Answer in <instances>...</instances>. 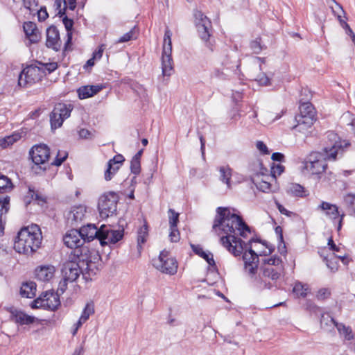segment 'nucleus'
Wrapping results in <instances>:
<instances>
[{"mask_svg":"<svg viewBox=\"0 0 355 355\" xmlns=\"http://www.w3.org/2000/svg\"><path fill=\"white\" fill-rule=\"evenodd\" d=\"M213 231L219 236L221 244L234 256L243 253L244 273L254 288L262 291L261 267H259V255L252 250L250 239L245 243L239 235L246 238L251 233L249 226L239 216L234 209L218 207L212 226Z\"/></svg>","mask_w":355,"mask_h":355,"instance_id":"1","label":"nucleus"},{"mask_svg":"<svg viewBox=\"0 0 355 355\" xmlns=\"http://www.w3.org/2000/svg\"><path fill=\"white\" fill-rule=\"evenodd\" d=\"M330 141L322 149V152H312L303 162L302 172L306 175H320L323 173L327 164V160L334 161L343 153L341 142L337 134L327 132Z\"/></svg>","mask_w":355,"mask_h":355,"instance_id":"2","label":"nucleus"},{"mask_svg":"<svg viewBox=\"0 0 355 355\" xmlns=\"http://www.w3.org/2000/svg\"><path fill=\"white\" fill-rule=\"evenodd\" d=\"M42 240L40 227L35 224L31 225L22 228L18 233L14 248L19 253L31 254L40 247Z\"/></svg>","mask_w":355,"mask_h":355,"instance_id":"3","label":"nucleus"},{"mask_svg":"<svg viewBox=\"0 0 355 355\" xmlns=\"http://www.w3.org/2000/svg\"><path fill=\"white\" fill-rule=\"evenodd\" d=\"M284 271L282 259L277 256L265 259L261 266L262 290L276 286Z\"/></svg>","mask_w":355,"mask_h":355,"instance_id":"4","label":"nucleus"},{"mask_svg":"<svg viewBox=\"0 0 355 355\" xmlns=\"http://www.w3.org/2000/svg\"><path fill=\"white\" fill-rule=\"evenodd\" d=\"M77 256V261H67L62 269L63 277L65 280H69V282L76 281L80 273L84 275L85 272L89 273L93 270L92 268L93 263L91 261H85L83 255Z\"/></svg>","mask_w":355,"mask_h":355,"instance_id":"5","label":"nucleus"},{"mask_svg":"<svg viewBox=\"0 0 355 355\" xmlns=\"http://www.w3.org/2000/svg\"><path fill=\"white\" fill-rule=\"evenodd\" d=\"M171 37L172 32L167 27L164 32L162 53V74L166 76H170L173 71Z\"/></svg>","mask_w":355,"mask_h":355,"instance_id":"6","label":"nucleus"},{"mask_svg":"<svg viewBox=\"0 0 355 355\" xmlns=\"http://www.w3.org/2000/svg\"><path fill=\"white\" fill-rule=\"evenodd\" d=\"M118 195L113 191L103 194L98 200V209L102 218L112 216L116 212Z\"/></svg>","mask_w":355,"mask_h":355,"instance_id":"7","label":"nucleus"},{"mask_svg":"<svg viewBox=\"0 0 355 355\" xmlns=\"http://www.w3.org/2000/svg\"><path fill=\"white\" fill-rule=\"evenodd\" d=\"M193 15L199 37L206 43L207 47L212 51L213 49L211 42L209 41L211 31V21L200 10H196Z\"/></svg>","mask_w":355,"mask_h":355,"instance_id":"8","label":"nucleus"},{"mask_svg":"<svg viewBox=\"0 0 355 355\" xmlns=\"http://www.w3.org/2000/svg\"><path fill=\"white\" fill-rule=\"evenodd\" d=\"M153 266L162 273L175 275L178 270V262L175 258L170 257L168 252L162 251L158 258L153 260Z\"/></svg>","mask_w":355,"mask_h":355,"instance_id":"9","label":"nucleus"},{"mask_svg":"<svg viewBox=\"0 0 355 355\" xmlns=\"http://www.w3.org/2000/svg\"><path fill=\"white\" fill-rule=\"evenodd\" d=\"M73 107L71 104L56 105L50 114L51 128L56 129L61 127L64 121L70 116Z\"/></svg>","mask_w":355,"mask_h":355,"instance_id":"10","label":"nucleus"},{"mask_svg":"<svg viewBox=\"0 0 355 355\" xmlns=\"http://www.w3.org/2000/svg\"><path fill=\"white\" fill-rule=\"evenodd\" d=\"M315 109L309 102L304 103L300 106V114L295 117L297 122L295 128L301 130L303 127H311L315 119Z\"/></svg>","mask_w":355,"mask_h":355,"instance_id":"11","label":"nucleus"},{"mask_svg":"<svg viewBox=\"0 0 355 355\" xmlns=\"http://www.w3.org/2000/svg\"><path fill=\"white\" fill-rule=\"evenodd\" d=\"M60 304V300L58 293L53 291H46L33 301L32 307L54 311L58 309Z\"/></svg>","mask_w":355,"mask_h":355,"instance_id":"12","label":"nucleus"},{"mask_svg":"<svg viewBox=\"0 0 355 355\" xmlns=\"http://www.w3.org/2000/svg\"><path fill=\"white\" fill-rule=\"evenodd\" d=\"M42 76L40 69L36 66H29L24 69L19 76L18 84L21 87H26L38 82Z\"/></svg>","mask_w":355,"mask_h":355,"instance_id":"13","label":"nucleus"},{"mask_svg":"<svg viewBox=\"0 0 355 355\" xmlns=\"http://www.w3.org/2000/svg\"><path fill=\"white\" fill-rule=\"evenodd\" d=\"M123 236V230H113L110 226L103 225L100 227V243L101 245L114 244Z\"/></svg>","mask_w":355,"mask_h":355,"instance_id":"14","label":"nucleus"},{"mask_svg":"<svg viewBox=\"0 0 355 355\" xmlns=\"http://www.w3.org/2000/svg\"><path fill=\"white\" fill-rule=\"evenodd\" d=\"M30 155L35 164H44L49 159L50 150L45 144L36 145L31 148Z\"/></svg>","mask_w":355,"mask_h":355,"instance_id":"15","label":"nucleus"},{"mask_svg":"<svg viewBox=\"0 0 355 355\" xmlns=\"http://www.w3.org/2000/svg\"><path fill=\"white\" fill-rule=\"evenodd\" d=\"M272 181H275L272 176L263 174L257 175L253 180L257 188L265 193L274 192L277 189V185L272 184Z\"/></svg>","mask_w":355,"mask_h":355,"instance_id":"16","label":"nucleus"},{"mask_svg":"<svg viewBox=\"0 0 355 355\" xmlns=\"http://www.w3.org/2000/svg\"><path fill=\"white\" fill-rule=\"evenodd\" d=\"M63 241L66 246L71 249H78L84 243L80 230L76 229L69 230L64 236Z\"/></svg>","mask_w":355,"mask_h":355,"instance_id":"17","label":"nucleus"},{"mask_svg":"<svg viewBox=\"0 0 355 355\" xmlns=\"http://www.w3.org/2000/svg\"><path fill=\"white\" fill-rule=\"evenodd\" d=\"M87 208L80 205L74 206L67 215V223L71 226H76L86 217Z\"/></svg>","mask_w":355,"mask_h":355,"instance_id":"18","label":"nucleus"},{"mask_svg":"<svg viewBox=\"0 0 355 355\" xmlns=\"http://www.w3.org/2000/svg\"><path fill=\"white\" fill-rule=\"evenodd\" d=\"M8 311L10 313V320L20 325H28L33 324L37 320L34 316L29 315L14 307L9 308Z\"/></svg>","mask_w":355,"mask_h":355,"instance_id":"19","label":"nucleus"},{"mask_svg":"<svg viewBox=\"0 0 355 355\" xmlns=\"http://www.w3.org/2000/svg\"><path fill=\"white\" fill-rule=\"evenodd\" d=\"M61 40L59 31L54 26H50L46 30V45L55 51H58L61 48Z\"/></svg>","mask_w":355,"mask_h":355,"instance_id":"20","label":"nucleus"},{"mask_svg":"<svg viewBox=\"0 0 355 355\" xmlns=\"http://www.w3.org/2000/svg\"><path fill=\"white\" fill-rule=\"evenodd\" d=\"M125 159L121 154L115 155L112 159H110L107 162V168L105 171V179L107 181L110 180L113 175L118 171L124 162Z\"/></svg>","mask_w":355,"mask_h":355,"instance_id":"21","label":"nucleus"},{"mask_svg":"<svg viewBox=\"0 0 355 355\" xmlns=\"http://www.w3.org/2000/svg\"><path fill=\"white\" fill-rule=\"evenodd\" d=\"M316 210L322 211L327 218L331 220H336L340 215L338 207L326 201H322L317 207Z\"/></svg>","mask_w":355,"mask_h":355,"instance_id":"22","label":"nucleus"},{"mask_svg":"<svg viewBox=\"0 0 355 355\" xmlns=\"http://www.w3.org/2000/svg\"><path fill=\"white\" fill-rule=\"evenodd\" d=\"M24 31L30 44L37 43L40 39V33L35 23L27 21L24 24Z\"/></svg>","mask_w":355,"mask_h":355,"instance_id":"23","label":"nucleus"},{"mask_svg":"<svg viewBox=\"0 0 355 355\" xmlns=\"http://www.w3.org/2000/svg\"><path fill=\"white\" fill-rule=\"evenodd\" d=\"M10 209V197L7 195L0 198V235L4 232L7 214Z\"/></svg>","mask_w":355,"mask_h":355,"instance_id":"24","label":"nucleus"},{"mask_svg":"<svg viewBox=\"0 0 355 355\" xmlns=\"http://www.w3.org/2000/svg\"><path fill=\"white\" fill-rule=\"evenodd\" d=\"M82 237L85 242H89L94 239H97L100 241V229H97L95 225L88 224L80 229Z\"/></svg>","mask_w":355,"mask_h":355,"instance_id":"25","label":"nucleus"},{"mask_svg":"<svg viewBox=\"0 0 355 355\" xmlns=\"http://www.w3.org/2000/svg\"><path fill=\"white\" fill-rule=\"evenodd\" d=\"M330 322L331 327H336L340 336H343L345 340H351L354 338V334L352 329L344 324L343 323L337 322L334 318H327Z\"/></svg>","mask_w":355,"mask_h":355,"instance_id":"26","label":"nucleus"},{"mask_svg":"<svg viewBox=\"0 0 355 355\" xmlns=\"http://www.w3.org/2000/svg\"><path fill=\"white\" fill-rule=\"evenodd\" d=\"M54 7L57 11V15L62 17L65 15L66 10L68 8L74 10L76 7V0H55Z\"/></svg>","mask_w":355,"mask_h":355,"instance_id":"27","label":"nucleus"},{"mask_svg":"<svg viewBox=\"0 0 355 355\" xmlns=\"http://www.w3.org/2000/svg\"><path fill=\"white\" fill-rule=\"evenodd\" d=\"M55 267L53 266H41L35 270V275L38 280L48 282L51 280L55 274Z\"/></svg>","mask_w":355,"mask_h":355,"instance_id":"28","label":"nucleus"},{"mask_svg":"<svg viewBox=\"0 0 355 355\" xmlns=\"http://www.w3.org/2000/svg\"><path fill=\"white\" fill-rule=\"evenodd\" d=\"M103 87L101 85H86L78 89L77 92L80 99L92 97L98 93Z\"/></svg>","mask_w":355,"mask_h":355,"instance_id":"29","label":"nucleus"},{"mask_svg":"<svg viewBox=\"0 0 355 355\" xmlns=\"http://www.w3.org/2000/svg\"><path fill=\"white\" fill-rule=\"evenodd\" d=\"M36 201L38 205H43L46 202V197L39 191L31 186L28 187V192L25 198L26 203H31V201Z\"/></svg>","mask_w":355,"mask_h":355,"instance_id":"30","label":"nucleus"},{"mask_svg":"<svg viewBox=\"0 0 355 355\" xmlns=\"http://www.w3.org/2000/svg\"><path fill=\"white\" fill-rule=\"evenodd\" d=\"M36 284L34 282L24 283L20 289V294L24 297L33 298L35 296Z\"/></svg>","mask_w":355,"mask_h":355,"instance_id":"31","label":"nucleus"},{"mask_svg":"<svg viewBox=\"0 0 355 355\" xmlns=\"http://www.w3.org/2000/svg\"><path fill=\"white\" fill-rule=\"evenodd\" d=\"M343 205L348 211L349 215L355 216V196L351 193L347 194L343 198Z\"/></svg>","mask_w":355,"mask_h":355,"instance_id":"32","label":"nucleus"},{"mask_svg":"<svg viewBox=\"0 0 355 355\" xmlns=\"http://www.w3.org/2000/svg\"><path fill=\"white\" fill-rule=\"evenodd\" d=\"M220 180L227 184L228 188L231 187L230 179L232 177V169L228 166H223L219 168Z\"/></svg>","mask_w":355,"mask_h":355,"instance_id":"33","label":"nucleus"},{"mask_svg":"<svg viewBox=\"0 0 355 355\" xmlns=\"http://www.w3.org/2000/svg\"><path fill=\"white\" fill-rule=\"evenodd\" d=\"M63 24L64 25V27L67 31V40L65 42L64 49L65 50L68 49L69 45L71 44V40H72V32L71 29L73 25V21L72 19H69L67 16H65L63 19Z\"/></svg>","mask_w":355,"mask_h":355,"instance_id":"34","label":"nucleus"},{"mask_svg":"<svg viewBox=\"0 0 355 355\" xmlns=\"http://www.w3.org/2000/svg\"><path fill=\"white\" fill-rule=\"evenodd\" d=\"M191 247L193 252L198 254L200 257L205 259L210 266H214L215 264L212 254L205 252L203 249L199 245H192Z\"/></svg>","mask_w":355,"mask_h":355,"instance_id":"35","label":"nucleus"},{"mask_svg":"<svg viewBox=\"0 0 355 355\" xmlns=\"http://www.w3.org/2000/svg\"><path fill=\"white\" fill-rule=\"evenodd\" d=\"M328 245L329 246L330 249L334 252H338V254L336 255V257L339 258L340 259H341V261L344 263H347V255L345 253H343L341 252L342 250H343V248L339 245H336L333 239L331 238H330L329 239V241H328Z\"/></svg>","mask_w":355,"mask_h":355,"instance_id":"36","label":"nucleus"},{"mask_svg":"<svg viewBox=\"0 0 355 355\" xmlns=\"http://www.w3.org/2000/svg\"><path fill=\"white\" fill-rule=\"evenodd\" d=\"M11 180L3 175H0V193L9 192L12 189Z\"/></svg>","mask_w":355,"mask_h":355,"instance_id":"37","label":"nucleus"},{"mask_svg":"<svg viewBox=\"0 0 355 355\" xmlns=\"http://www.w3.org/2000/svg\"><path fill=\"white\" fill-rule=\"evenodd\" d=\"M148 234V226L144 224L139 229L137 232V246L139 248H141V245L146 241Z\"/></svg>","mask_w":355,"mask_h":355,"instance_id":"38","label":"nucleus"},{"mask_svg":"<svg viewBox=\"0 0 355 355\" xmlns=\"http://www.w3.org/2000/svg\"><path fill=\"white\" fill-rule=\"evenodd\" d=\"M251 50L254 53L259 54L262 50L265 49L266 46L262 43L261 37H257L252 40L250 44Z\"/></svg>","mask_w":355,"mask_h":355,"instance_id":"39","label":"nucleus"},{"mask_svg":"<svg viewBox=\"0 0 355 355\" xmlns=\"http://www.w3.org/2000/svg\"><path fill=\"white\" fill-rule=\"evenodd\" d=\"M308 290L309 287L307 285L297 282L293 287V291L297 297H304L307 295Z\"/></svg>","mask_w":355,"mask_h":355,"instance_id":"40","label":"nucleus"},{"mask_svg":"<svg viewBox=\"0 0 355 355\" xmlns=\"http://www.w3.org/2000/svg\"><path fill=\"white\" fill-rule=\"evenodd\" d=\"M94 313V307L92 304L87 303L85 306L80 317L82 321L86 322L90 315Z\"/></svg>","mask_w":355,"mask_h":355,"instance_id":"41","label":"nucleus"},{"mask_svg":"<svg viewBox=\"0 0 355 355\" xmlns=\"http://www.w3.org/2000/svg\"><path fill=\"white\" fill-rule=\"evenodd\" d=\"M137 33L136 31V26H134L129 32L124 34L121 36L118 41L117 43H123L128 42L132 39H135L137 37Z\"/></svg>","mask_w":355,"mask_h":355,"instance_id":"42","label":"nucleus"},{"mask_svg":"<svg viewBox=\"0 0 355 355\" xmlns=\"http://www.w3.org/2000/svg\"><path fill=\"white\" fill-rule=\"evenodd\" d=\"M168 221L170 227L175 228L178 226V223L179 222V214L172 209H169L168 210Z\"/></svg>","mask_w":355,"mask_h":355,"instance_id":"43","label":"nucleus"},{"mask_svg":"<svg viewBox=\"0 0 355 355\" xmlns=\"http://www.w3.org/2000/svg\"><path fill=\"white\" fill-rule=\"evenodd\" d=\"M19 139L18 135H12L11 136L6 137L0 140V146L2 148H6L10 145L13 144L17 140Z\"/></svg>","mask_w":355,"mask_h":355,"instance_id":"44","label":"nucleus"},{"mask_svg":"<svg viewBox=\"0 0 355 355\" xmlns=\"http://www.w3.org/2000/svg\"><path fill=\"white\" fill-rule=\"evenodd\" d=\"M289 191L294 196H302L304 193V187L298 184H293L289 187Z\"/></svg>","mask_w":355,"mask_h":355,"instance_id":"45","label":"nucleus"},{"mask_svg":"<svg viewBox=\"0 0 355 355\" xmlns=\"http://www.w3.org/2000/svg\"><path fill=\"white\" fill-rule=\"evenodd\" d=\"M255 80L259 85L261 86H268L270 84V78L268 77L266 74L263 73L258 75L257 77L255 78Z\"/></svg>","mask_w":355,"mask_h":355,"instance_id":"46","label":"nucleus"},{"mask_svg":"<svg viewBox=\"0 0 355 355\" xmlns=\"http://www.w3.org/2000/svg\"><path fill=\"white\" fill-rule=\"evenodd\" d=\"M327 318H332L331 316L327 315H322L320 320V324L321 327L327 331H331L335 327H331L330 322L327 320Z\"/></svg>","mask_w":355,"mask_h":355,"instance_id":"47","label":"nucleus"},{"mask_svg":"<svg viewBox=\"0 0 355 355\" xmlns=\"http://www.w3.org/2000/svg\"><path fill=\"white\" fill-rule=\"evenodd\" d=\"M67 155L68 154L65 151H58L55 159L52 162L51 164L55 166H60L62 164V162L67 159Z\"/></svg>","mask_w":355,"mask_h":355,"instance_id":"48","label":"nucleus"},{"mask_svg":"<svg viewBox=\"0 0 355 355\" xmlns=\"http://www.w3.org/2000/svg\"><path fill=\"white\" fill-rule=\"evenodd\" d=\"M284 169V167L281 164L274 165L271 167V174L270 175L272 176V178H274V180H275L276 177L277 175H280L283 173Z\"/></svg>","mask_w":355,"mask_h":355,"instance_id":"49","label":"nucleus"},{"mask_svg":"<svg viewBox=\"0 0 355 355\" xmlns=\"http://www.w3.org/2000/svg\"><path fill=\"white\" fill-rule=\"evenodd\" d=\"M130 169L132 173L135 175L139 174L141 171L140 160L132 159L130 162Z\"/></svg>","mask_w":355,"mask_h":355,"instance_id":"50","label":"nucleus"},{"mask_svg":"<svg viewBox=\"0 0 355 355\" xmlns=\"http://www.w3.org/2000/svg\"><path fill=\"white\" fill-rule=\"evenodd\" d=\"M169 238L171 242H178L180 240V236L178 227H170Z\"/></svg>","mask_w":355,"mask_h":355,"instance_id":"51","label":"nucleus"},{"mask_svg":"<svg viewBox=\"0 0 355 355\" xmlns=\"http://www.w3.org/2000/svg\"><path fill=\"white\" fill-rule=\"evenodd\" d=\"M211 76L212 78H218L220 80H225L227 78V75L223 71L219 69H215L211 72Z\"/></svg>","mask_w":355,"mask_h":355,"instance_id":"52","label":"nucleus"},{"mask_svg":"<svg viewBox=\"0 0 355 355\" xmlns=\"http://www.w3.org/2000/svg\"><path fill=\"white\" fill-rule=\"evenodd\" d=\"M330 294V291L328 288H322L318 291L316 297L318 300H324L327 298Z\"/></svg>","mask_w":355,"mask_h":355,"instance_id":"53","label":"nucleus"},{"mask_svg":"<svg viewBox=\"0 0 355 355\" xmlns=\"http://www.w3.org/2000/svg\"><path fill=\"white\" fill-rule=\"evenodd\" d=\"M68 282H69V280H65L64 277L62 278V280L60 282L56 293H58V295L64 293L67 288Z\"/></svg>","mask_w":355,"mask_h":355,"instance_id":"54","label":"nucleus"},{"mask_svg":"<svg viewBox=\"0 0 355 355\" xmlns=\"http://www.w3.org/2000/svg\"><path fill=\"white\" fill-rule=\"evenodd\" d=\"M257 148L263 154L268 155L269 153L268 147L261 141H259L256 144Z\"/></svg>","mask_w":355,"mask_h":355,"instance_id":"55","label":"nucleus"},{"mask_svg":"<svg viewBox=\"0 0 355 355\" xmlns=\"http://www.w3.org/2000/svg\"><path fill=\"white\" fill-rule=\"evenodd\" d=\"M105 45L104 44H101L98 47V50L93 53L92 57L94 58H95L96 60H100L101 58L102 55H103V51L105 50Z\"/></svg>","mask_w":355,"mask_h":355,"instance_id":"56","label":"nucleus"},{"mask_svg":"<svg viewBox=\"0 0 355 355\" xmlns=\"http://www.w3.org/2000/svg\"><path fill=\"white\" fill-rule=\"evenodd\" d=\"M37 17L40 21H44L48 17V13L46 8H41L38 10Z\"/></svg>","mask_w":355,"mask_h":355,"instance_id":"57","label":"nucleus"},{"mask_svg":"<svg viewBox=\"0 0 355 355\" xmlns=\"http://www.w3.org/2000/svg\"><path fill=\"white\" fill-rule=\"evenodd\" d=\"M57 68L58 64L56 62H49L45 65V69L49 71V73L54 71Z\"/></svg>","mask_w":355,"mask_h":355,"instance_id":"58","label":"nucleus"},{"mask_svg":"<svg viewBox=\"0 0 355 355\" xmlns=\"http://www.w3.org/2000/svg\"><path fill=\"white\" fill-rule=\"evenodd\" d=\"M25 7L32 10L34 6H37L36 0H24Z\"/></svg>","mask_w":355,"mask_h":355,"instance_id":"59","label":"nucleus"},{"mask_svg":"<svg viewBox=\"0 0 355 355\" xmlns=\"http://www.w3.org/2000/svg\"><path fill=\"white\" fill-rule=\"evenodd\" d=\"M91 132L87 129H81L79 131V136L81 138L87 139L90 137Z\"/></svg>","mask_w":355,"mask_h":355,"instance_id":"60","label":"nucleus"},{"mask_svg":"<svg viewBox=\"0 0 355 355\" xmlns=\"http://www.w3.org/2000/svg\"><path fill=\"white\" fill-rule=\"evenodd\" d=\"M272 159L275 161H282L284 158V155L280 153H274L271 157Z\"/></svg>","mask_w":355,"mask_h":355,"instance_id":"61","label":"nucleus"},{"mask_svg":"<svg viewBox=\"0 0 355 355\" xmlns=\"http://www.w3.org/2000/svg\"><path fill=\"white\" fill-rule=\"evenodd\" d=\"M85 322L82 321L80 318L78 320V322L74 324L75 329L73 331L72 334L73 335H75L78 331V329L84 324Z\"/></svg>","mask_w":355,"mask_h":355,"instance_id":"62","label":"nucleus"},{"mask_svg":"<svg viewBox=\"0 0 355 355\" xmlns=\"http://www.w3.org/2000/svg\"><path fill=\"white\" fill-rule=\"evenodd\" d=\"M277 206L281 214L286 216L289 215V211L286 208H284L282 205H280L279 203H277Z\"/></svg>","mask_w":355,"mask_h":355,"instance_id":"63","label":"nucleus"},{"mask_svg":"<svg viewBox=\"0 0 355 355\" xmlns=\"http://www.w3.org/2000/svg\"><path fill=\"white\" fill-rule=\"evenodd\" d=\"M96 60V59H95V58H94L93 57H92V58L89 59V60L87 61V62H86L85 65L84 66V67H85V69H87V67H93V66L94 65V60Z\"/></svg>","mask_w":355,"mask_h":355,"instance_id":"64","label":"nucleus"}]
</instances>
